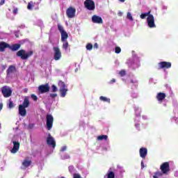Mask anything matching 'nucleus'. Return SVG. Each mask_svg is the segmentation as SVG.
I'll return each mask as SVG.
<instances>
[{"label": "nucleus", "instance_id": "nucleus-47", "mask_svg": "<svg viewBox=\"0 0 178 178\" xmlns=\"http://www.w3.org/2000/svg\"><path fill=\"white\" fill-rule=\"evenodd\" d=\"M28 91H29V89H27V88L24 89V92H27Z\"/></svg>", "mask_w": 178, "mask_h": 178}, {"label": "nucleus", "instance_id": "nucleus-24", "mask_svg": "<svg viewBox=\"0 0 178 178\" xmlns=\"http://www.w3.org/2000/svg\"><path fill=\"white\" fill-rule=\"evenodd\" d=\"M63 43V49H65V51L67 50V48H69V42L67 40L65 41H61Z\"/></svg>", "mask_w": 178, "mask_h": 178}, {"label": "nucleus", "instance_id": "nucleus-23", "mask_svg": "<svg viewBox=\"0 0 178 178\" xmlns=\"http://www.w3.org/2000/svg\"><path fill=\"white\" fill-rule=\"evenodd\" d=\"M22 106L24 108H29L30 106V100L28 97H26L22 102Z\"/></svg>", "mask_w": 178, "mask_h": 178}, {"label": "nucleus", "instance_id": "nucleus-15", "mask_svg": "<svg viewBox=\"0 0 178 178\" xmlns=\"http://www.w3.org/2000/svg\"><path fill=\"white\" fill-rule=\"evenodd\" d=\"M92 23H96L97 24H102L104 23L102 17L95 15L92 17Z\"/></svg>", "mask_w": 178, "mask_h": 178}, {"label": "nucleus", "instance_id": "nucleus-13", "mask_svg": "<svg viewBox=\"0 0 178 178\" xmlns=\"http://www.w3.org/2000/svg\"><path fill=\"white\" fill-rule=\"evenodd\" d=\"M147 24L150 29H154V27H156L155 26V19L154 18V15H149L147 17Z\"/></svg>", "mask_w": 178, "mask_h": 178}, {"label": "nucleus", "instance_id": "nucleus-27", "mask_svg": "<svg viewBox=\"0 0 178 178\" xmlns=\"http://www.w3.org/2000/svg\"><path fill=\"white\" fill-rule=\"evenodd\" d=\"M97 140H99V141H102V140H105V141H106V140H108V136L106 135L99 136L97 137Z\"/></svg>", "mask_w": 178, "mask_h": 178}, {"label": "nucleus", "instance_id": "nucleus-12", "mask_svg": "<svg viewBox=\"0 0 178 178\" xmlns=\"http://www.w3.org/2000/svg\"><path fill=\"white\" fill-rule=\"evenodd\" d=\"M17 72V70L16 69V66L15 65H10L6 71V76L8 78L12 77V75L13 73H16Z\"/></svg>", "mask_w": 178, "mask_h": 178}, {"label": "nucleus", "instance_id": "nucleus-22", "mask_svg": "<svg viewBox=\"0 0 178 178\" xmlns=\"http://www.w3.org/2000/svg\"><path fill=\"white\" fill-rule=\"evenodd\" d=\"M21 47L22 44H14L12 46H10L9 49H11L13 52H15L16 51H19Z\"/></svg>", "mask_w": 178, "mask_h": 178}, {"label": "nucleus", "instance_id": "nucleus-29", "mask_svg": "<svg viewBox=\"0 0 178 178\" xmlns=\"http://www.w3.org/2000/svg\"><path fill=\"white\" fill-rule=\"evenodd\" d=\"M150 13H151V11H149L148 13H142L140 15V19H145V17L147 16H149Z\"/></svg>", "mask_w": 178, "mask_h": 178}, {"label": "nucleus", "instance_id": "nucleus-20", "mask_svg": "<svg viewBox=\"0 0 178 178\" xmlns=\"http://www.w3.org/2000/svg\"><path fill=\"white\" fill-rule=\"evenodd\" d=\"M22 166L21 167V169H26V168H29L31 165V160H27L25 159L22 163Z\"/></svg>", "mask_w": 178, "mask_h": 178}, {"label": "nucleus", "instance_id": "nucleus-51", "mask_svg": "<svg viewBox=\"0 0 178 178\" xmlns=\"http://www.w3.org/2000/svg\"><path fill=\"white\" fill-rule=\"evenodd\" d=\"M72 167H69V170H70V172H72L71 170H70V168H71Z\"/></svg>", "mask_w": 178, "mask_h": 178}, {"label": "nucleus", "instance_id": "nucleus-17", "mask_svg": "<svg viewBox=\"0 0 178 178\" xmlns=\"http://www.w3.org/2000/svg\"><path fill=\"white\" fill-rule=\"evenodd\" d=\"M139 154L140 158L145 159V158H147V155L148 154V149H147L145 147H141L139 150Z\"/></svg>", "mask_w": 178, "mask_h": 178}, {"label": "nucleus", "instance_id": "nucleus-34", "mask_svg": "<svg viewBox=\"0 0 178 178\" xmlns=\"http://www.w3.org/2000/svg\"><path fill=\"white\" fill-rule=\"evenodd\" d=\"M49 97L51 98V99H55V98H56V97H58V94H56V93H51L49 95Z\"/></svg>", "mask_w": 178, "mask_h": 178}, {"label": "nucleus", "instance_id": "nucleus-43", "mask_svg": "<svg viewBox=\"0 0 178 178\" xmlns=\"http://www.w3.org/2000/svg\"><path fill=\"white\" fill-rule=\"evenodd\" d=\"M145 168V165H144V162L141 161V169H144Z\"/></svg>", "mask_w": 178, "mask_h": 178}, {"label": "nucleus", "instance_id": "nucleus-19", "mask_svg": "<svg viewBox=\"0 0 178 178\" xmlns=\"http://www.w3.org/2000/svg\"><path fill=\"white\" fill-rule=\"evenodd\" d=\"M156 98L157 101H159V102H160L161 104V102H163V99H165V98H166V94L164 92H159L156 95Z\"/></svg>", "mask_w": 178, "mask_h": 178}, {"label": "nucleus", "instance_id": "nucleus-31", "mask_svg": "<svg viewBox=\"0 0 178 178\" xmlns=\"http://www.w3.org/2000/svg\"><path fill=\"white\" fill-rule=\"evenodd\" d=\"M86 49H88V51H91V49H92V44H91V43L87 44Z\"/></svg>", "mask_w": 178, "mask_h": 178}, {"label": "nucleus", "instance_id": "nucleus-21", "mask_svg": "<svg viewBox=\"0 0 178 178\" xmlns=\"http://www.w3.org/2000/svg\"><path fill=\"white\" fill-rule=\"evenodd\" d=\"M6 48H10L9 44L5 42H0V52H5V49H6Z\"/></svg>", "mask_w": 178, "mask_h": 178}, {"label": "nucleus", "instance_id": "nucleus-30", "mask_svg": "<svg viewBox=\"0 0 178 178\" xmlns=\"http://www.w3.org/2000/svg\"><path fill=\"white\" fill-rule=\"evenodd\" d=\"M107 178H115V172L109 171L107 174Z\"/></svg>", "mask_w": 178, "mask_h": 178}, {"label": "nucleus", "instance_id": "nucleus-28", "mask_svg": "<svg viewBox=\"0 0 178 178\" xmlns=\"http://www.w3.org/2000/svg\"><path fill=\"white\" fill-rule=\"evenodd\" d=\"M8 108L9 109H12V108H15V104H13V102H12V99H10L8 101Z\"/></svg>", "mask_w": 178, "mask_h": 178}, {"label": "nucleus", "instance_id": "nucleus-40", "mask_svg": "<svg viewBox=\"0 0 178 178\" xmlns=\"http://www.w3.org/2000/svg\"><path fill=\"white\" fill-rule=\"evenodd\" d=\"M113 83H116V79H113L110 81V84H113Z\"/></svg>", "mask_w": 178, "mask_h": 178}, {"label": "nucleus", "instance_id": "nucleus-10", "mask_svg": "<svg viewBox=\"0 0 178 178\" xmlns=\"http://www.w3.org/2000/svg\"><path fill=\"white\" fill-rule=\"evenodd\" d=\"M53 50L54 52V60H59L60 58H62V52L60 51V49L58 47H53Z\"/></svg>", "mask_w": 178, "mask_h": 178}, {"label": "nucleus", "instance_id": "nucleus-49", "mask_svg": "<svg viewBox=\"0 0 178 178\" xmlns=\"http://www.w3.org/2000/svg\"><path fill=\"white\" fill-rule=\"evenodd\" d=\"M120 2H124L126 0H118Z\"/></svg>", "mask_w": 178, "mask_h": 178}, {"label": "nucleus", "instance_id": "nucleus-39", "mask_svg": "<svg viewBox=\"0 0 178 178\" xmlns=\"http://www.w3.org/2000/svg\"><path fill=\"white\" fill-rule=\"evenodd\" d=\"M67 148V147L66 146H63V147L61 148L60 151H61L62 152H64V151H66Z\"/></svg>", "mask_w": 178, "mask_h": 178}, {"label": "nucleus", "instance_id": "nucleus-6", "mask_svg": "<svg viewBox=\"0 0 178 178\" xmlns=\"http://www.w3.org/2000/svg\"><path fill=\"white\" fill-rule=\"evenodd\" d=\"M84 6L88 10H95V3L92 0H86L84 1Z\"/></svg>", "mask_w": 178, "mask_h": 178}, {"label": "nucleus", "instance_id": "nucleus-4", "mask_svg": "<svg viewBox=\"0 0 178 178\" xmlns=\"http://www.w3.org/2000/svg\"><path fill=\"white\" fill-rule=\"evenodd\" d=\"M58 29L60 31L61 34V41H67V38H69V34H67V32L65 31V30L63 29V26L60 25V24H58Z\"/></svg>", "mask_w": 178, "mask_h": 178}, {"label": "nucleus", "instance_id": "nucleus-53", "mask_svg": "<svg viewBox=\"0 0 178 178\" xmlns=\"http://www.w3.org/2000/svg\"><path fill=\"white\" fill-rule=\"evenodd\" d=\"M1 123H0V129H1Z\"/></svg>", "mask_w": 178, "mask_h": 178}, {"label": "nucleus", "instance_id": "nucleus-50", "mask_svg": "<svg viewBox=\"0 0 178 178\" xmlns=\"http://www.w3.org/2000/svg\"><path fill=\"white\" fill-rule=\"evenodd\" d=\"M153 178H158V177L156 175H154Z\"/></svg>", "mask_w": 178, "mask_h": 178}, {"label": "nucleus", "instance_id": "nucleus-25", "mask_svg": "<svg viewBox=\"0 0 178 178\" xmlns=\"http://www.w3.org/2000/svg\"><path fill=\"white\" fill-rule=\"evenodd\" d=\"M99 99L100 101H103V102H108V104H111V99H108V97L101 96Z\"/></svg>", "mask_w": 178, "mask_h": 178}, {"label": "nucleus", "instance_id": "nucleus-37", "mask_svg": "<svg viewBox=\"0 0 178 178\" xmlns=\"http://www.w3.org/2000/svg\"><path fill=\"white\" fill-rule=\"evenodd\" d=\"M119 74H120L121 77H124V76H126V71L122 70L119 72Z\"/></svg>", "mask_w": 178, "mask_h": 178}, {"label": "nucleus", "instance_id": "nucleus-52", "mask_svg": "<svg viewBox=\"0 0 178 178\" xmlns=\"http://www.w3.org/2000/svg\"><path fill=\"white\" fill-rule=\"evenodd\" d=\"M67 158H70V156H67Z\"/></svg>", "mask_w": 178, "mask_h": 178}, {"label": "nucleus", "instance_id": "nucleus-32", "mask_svg": "<svg viewBox=\"0 0 178 178\" xmlns=\"http://www.w3.org/2000/svg\"><path fill=\"white\" fill-rule=\"evenodd\" d=\"M58 91V88L55 85L51 86V92H56Z\"/></svg>", "mask_w": 178, "mask_h": 178}, {"label": "nucleus", "instance_id": "nucleus-35", "mask_svg": "<svg viewBox=\"0 0 178 178\" xmlns=\"http://www.w3.org/2000/svg\"><path fill=\"white\" fill-rule=\"evenodd\" d=\"M31 98L35 102L38 101V97L34 94L31 95Z\"/></svg>", "mask_w": 178, "mask_h": 178}, {"label": "nucleus", "instance_id": "nucleus-7", "mask_svg": "<svg viewBox=\"0 0 178 178\" xmlns=\"http://www.w3.org/2000/svg\"><path fill=\"white\" fill-rule=\"evenodd\" d=\"M49 83H45L44 85H40L38 86V93L45 94V92H49L50 90Z\"/></svg>", "mask_w": 178, "mask_h": 178}, {"label": "nucleus", "instance_id": "nucleus-1", "mask_svg": "<svg viewBox=\"0 0 178 178\" xmlns=\"http://www.w3.org/2000/svg\"><path fill=\"white\" fill-rule=\"evenodd\" d=\"M33 54L34 51H29L27 52L25 49L19 50L16 53L17 56L21 58L22 60H27V59H29V58H30L31 56H33Z\"/></svg>", "mask_w": 178, "mask_h": 178}, {"label": "nucleus", "instance_id": "nucleus-33", "mask_svg": "<svg viewBox=\"0 0 178 178\" xmlns=\"http://www.w3.org/2000/svg\"><path fill=\"white\" fill-rule=\"evenodd\" d=\"M127 17L130 19L131 22H133V15H131V13H127Z\"/></svg>", "mask_w": 178, "mask_h": 178}, {"label": "nucleus", "instance_id": "nucleus-14", "mask_svg": "<svg viewBox=\"0 0 178 178\" xmlns=\"http://www.w3.org/2000/svg\"><path fill=\"white\" fill-rule=\"evenodd\" d=\"M47 145L52 147V148H55V147H56V142L55 141V139H54V137L50 135V134L47 138Z\"/></svg>", "mask_w": 178, "mask_h": 178}, {"label": "nucleus", "instance_id": "nucleus-48", "mask_svg": "<svg viewBox=\"0 0 178 178\" xmlns=\"http://www.w3.org/2000/svg\"><path fill=\"white\" fill-rule=\"evenodd\" d=\"M130 83H131V84H134L135 82H134V81L133 79H131L130 80Z\"/></svg>", "mask_w": 178, "mask_h": 178}, {"label": "nucleus", "instance_id": "nucleus-9", "mask_svg": "<svg viewBox=\"0 0 178 178\" xmlns=\"http://www.w3.org/2000/svg\"><path fill=\"white\" fill-rule=\"evenodd\" d=\"M160 169L163 175H166L170 170L169 162L163 163L160 166Z\"/></svg>", "mask_w": 178, "mask_h": 178}, {"label": "nucleus", "instance_id": "nucleus-16", "mask_svg": "<svg viewBox=\"0 0 178 178\" xmlns=\"http://www.w3.org/2000/svg\"><path fill=\"white\" fill-rule=\"evenodd\" d=\"M13 147L10 150V152L11 154H16V152H17V151H19L20 148V143L19 142L13 141Z\"/></svg>", "mask_w": 178, "mask_h": 178}, {"label": "nucleus", "instance_id": "nucleus-3", "mask_svg": "<svg viewBox=\"0 0 178 178\" xmlns=\"http://www.w3.org/2000/svg\"><path fill=\"white\" fill-rule=\"evenodd\" d=\"M1 94L4 98L12 97V88L8 86H4L1 88Z\"/></svg>", "mask_w": 178, "mask_h": 178}, {"label": "nucleus", "instance_id": "nucleus-44", "mask_svg": "<svg viewBox=\"0 0 178 178\" xmlns=\"http://www.w3.org/2000/svg\"><path fill=\"white\" fill-rule=\"evenodd\" d=\"M94 48H96V49H98V43H95Z\"/></svg>", "mask_w": 178, "mask_h": 178}, {"label": "nucleus", "instance_id": "nucleus-5", "mask_svg": "<svg viewBox=\"0 0 178 178\" xmlns=\"http://www.w3.org/2000/svg\"><path fill=\"white\" fill-rule=\"evenodd\" d=\"M54 125V116L51 114H47L46 116V126L47 130H51Z\"/></svg>", "mask_w": 178, "mask_h": 178}, {"label": "nucleus", "instance_id": "nucleus-46", "mask_svg": "<svg viewBox=\"0 0 178 178\" xmlns=\"http://www.w3.org/2000/svg\"><path fill=\"white\" fill-rule=\"evenodd\" d=\"M156 176H161V172H156Z\"/></svg>", "mask_w": 178, "mask_h": 178}, {"label": "nucleus", "instance_id": "nucleus-45", "mask_svg": "<svg viewBox=\"0 0 178 178\" xmlns=\"http://www.w3.org/2000/svg\"><path fill=\"white\" fill-rule=\"evenodd\" d=\"M6 69V65H2V70H5Z\"/></svg>", "mask_w": 178, "mask_h": 178}, {"label": "nucleus", "instance_id": "nucleus-42", "mask_svg": "<svg viewBox=\"0 0 178 178\" xmlns=\"http://www.w3.org/2000/svg\"><path fill=\"white\" fill-rule=\"evenodd\" d=\"M2 109H3V104L0 103V112Z\"/></svg>", "mask_w": 178, "mask_h": 178}, {"label": "nucleus", "instance_id": "nucleus-36", "mask_svg": "<svg viewBox=\"0 0 178 178\" xmlns=\"http://www.w3.org/2000/svg\"><path fill=\"white\" fill-rule=\"evenodd\" d=\"M115 52V54H120V52H122V49H120L119 47H116Z\"/></svg>", "mask_w": 178, "mask_h": 178}, {"label": "nucleus", "instance_id": "nucleus-38", "mask_svg": "<svg viewBox=\"0 0 178 178\" xmlns=\"http://www.w3.org/2000/svg\"><path fill=\"white\" fill-rule=\"evenodd\" d=\"M17 12H18V9H17V8H15V9L13 10V15H17Z\"/></svg>", "mask_w": 178, "mask_h": 178}, {"label": "nucleus", "instance_id": "nucleus-26", "mask_svg": "<svg viewBox=\"0 0 178 178\" xmlns=\"http://www.w3.org/2000/svg\"><path fill=\"white\" fill-rule=\"evenodd\" d=\"M34 5H35V3L31 1L28 3L27 9L29 10H33V8H34Z\"/></svg>", "mask_w": 178, "mask_h": 178}, {"label": "nucleus", "instance_id": "nucleus-8", "mask_svg": "<svg viewBox=\"0 0 178 178\" xmlns=\"http://www.w3.org/2000/svg\"><path fill=\"white\" fill-rule=\"evenodd\" d=\"M158 70H161V69H170L172 67V63L161 61L158 64Z\"/></svg>", "mask_w": 178, "mask_h": 178}, {"label": "nucleus", "instance_id": "nucleus-18", "mask_svg": "<svg viewBox=\"0 0 178 178\" xmlns=\"http://www.w3.org/2000/svg\"><path fill=\"white\" fill-rule=\"evenodd\" d=\"M18 111L20 116L24 117L27 115V111L26 110V107L22 106V104L19 105Z\"/></svg>", "mask_w": 178, "mask_h": 178}, {"label": "nucleus", "instance_id": "nucleus-41", "mask_svg": "<svg viewBox=\"0 0 178 178\" xmlns=\"http://www.w3.org/2000/svg\"><path fill=\"white\" fill-rule=\"evenodd\" d=\"M5 4V0H1L0 1V6H2V5Z\"/></svg>", "mask_w": 178, "mask_h": 178}, {"label": "nucleus", "instance_id": "nucleus-11", "mask_svg": "<svg viewBox=\"0 0 178 178\" xmlns=\"http://www.w3.org/2000/svg\"><path fill=\"white\" fill-rule=\"evenodd\" d=\"M66 15L69 19H73L76 16V8L70 7L66 10Z\"/></svg>", "mask_w": 178, "mask_h": 178}, {"label": "nucleus", "instance_id": "nucleus-2", "mask_svg": "<svg viewBox=\"0 0 178 178\" xmlns=\"http://www.w3.org/2000/svg\"><path fill=\"white\" fill-rule=\"evenodd\" d=\"M58 87H60V97L62 98H65L66 97V94H67V88H66V84L65 83V82L60 81L58 82Z\"/></svg>", "mask_w": 178, "mask_h": 178}]
</instances>
